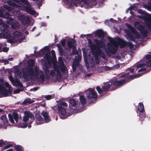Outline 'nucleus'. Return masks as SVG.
Wrapping results in <instances>:
<instances>
[{
	"instance_id": "obj_30",
	"label": "nucleus",
	"mask_w": 151,
	"mask_h": 151,
	"mask_svg": "<svg viewBox=\"0 0 151 151\" xmlns=\"http://www.w3.org/2000/svg\"><path fill=\"white\" fill-rule=\"evenodd\" d=\"M119 42L121 45L120 47L122 48L125 47L126 45V42H125L123 40H121L120 38H119Z\"/></svg>"
},
{
	"instance_id": "obj_7",
	"label": "nucleus",
	"mask_w": 151,
	"mask_h": 151,
	"mask_svg": "<svg viewBox=\"0 0 151 151\" xmlns=\"http://www.w3.org/2000/svg\"><path fill=\"white\" fill-rule=\"evenodd\" d=\"M58 115L61 119H64L67 118V116L66 115V111L65 108L61 106H58Z\"/></svg>"
},
{
	"instance_id": "obj_11",
	"label": "nucleus",
	"mask_w": 151,
	"mask_h": 151,
	"mask_svg": "<svg viewBox=\"0 0 151 151\" xmlns=\"http://www.w3.org/2000/svg\"><path fill=\"white\" fill-rule=\"evenodd\" d=\"M137 29L143 36H145L147 35L148 34L147 30L145 28L143 25H139L137 27Z\"/></svg>"
},
{
	"instance_id": "obj_44",
	"label": "nucleus",
	"mask_w": 151,
	"mask_h": 151,
	"mask_svg": "<svg viewBox=\"0 0 151 151\" xmlns=\"http://www.w3.org/2000/svg\"><path fill=\"white\" fill-rule=\"evenodd\" d=\"M13 34L15 37H18L20 36L21 35V33L19 31H15L13 32Z\"/></svg>"
},
{
	"instance_id": "obj_34",
	"label": "nucleus",
	"mask_w": 151,
	"mask_h": 151,
	"mask_svg": "<svg viewBox=\"0 0 151 151\" xmlns=\"http://www.w3.org/2000/svg\"><path fill=\"white\" fill-rule=\"evenodd\" d=\"M127 35L130 40L133 41H135V37H134V35L132 34L129 33H127Z\"/></svg>"
},
{
	"instance_id": "obj_2",
	"label": "nucleus",
	"mask_w": 151,
	"mask_h": 151,
	"mask_svg": "<svg viewBox=\"0 0 151 151\" xmlns=\"http://www.w3.org/2000/svg\"><path fill=\"white\" fill-rule=\"evenodd\" d=\"M90 42L91 43V44L90 45V46L92 54L94 55H96L105 59L106 58L105 54L101 50V48L105 45V44L103 41L101 40L95 39V43L92 44L91 40L89 39L88 42L90 43Z\"/></svg>"
},
{
	"instance_id": "obj_6",
	"label": "nucleus",
	"mask_w": 151,
	"mask_h": 151,
	"mask_svg": "<svg viewBox=\"0 0 151 151\" xmlns=\"http://www.w3.org/2000/svg\"><path fill=\"white\" fill-rule=\"evenodd\" d=\"M86 96L89 103L92 104L95 101L97 98V94L95 90L90 88L86 91Z\"/></svg>"
},
{
	"instance_id": "obj_19",
	"label": "nucleus",
	"mask_w": 151,
	"mask_h": 151,
	"mask_svg": "<svg viewBox=\"0 0 151 151\" xmlns=\"http://www.w3.org/2000/svg\"><path fill=\"white\" fill-rule=\"evenodd\" d=\"M137 12L139 14L142 15L141 16H146L149 17L148 14L145 11H143L142 9H139L138 10ZM139 16L140 15H139ZM140 16H141V15Z\"/></svg>"
},
{
	"instance_id": "obj_28",
	"label": "nucleus",
	"mask_w": 151,
	"mask_h": 151,
	"mask_svg": "<svg viewBox=\"0 0 151 151\" xmlns=\"http://www.w3.org/2000/svg\"><path fill=\"white\" fill-rule=\"evenodd\" d=\"M80 101L81 103L83 105H84L86 103V100L84 97L82 96H80Z\"/></svg>"
},
{
	"instance_id": "obj_40",
	"label": "nucleus",
	"mask_w": 151,
	"mask_h": 151,
	"mask_svg": "<svg viewBox=\"0 0 151 151\" xmlns=\"http://www.w3.org/2000/svg\"><path fill=\"white\" fill-rule=\"evenodd\" d=\"M144 61L145 65H147L148 67L151 66V59L149 60H145V61Z\"/></svg>"
},
{
	"instance_id": "obj_24",
	"label": "nucleus",
	"mask_w": 151,
	"mask_h": 151,
	"mask_svg": "<svg viewBox=\"0 0 151 151\" xmlns=\"http://www.w3.org/2000/svg\"><path fill=\"white\" fill-rule=\"evenodd\" d=\"M25 115L27 116L28 118H30L32 119H34V115L31 113H30L29 111H26L24 112Z\"/></svg>"
},
{
	"instance_id": "obj_20",
	"label": "nucleus",
	"mask_w": 151,
	"mask_h": 151,
	"mask_svg": "<svg viewBox=\"0 0 151 151\" xmlns=\"http://www.w3.org/2000/svg\"><path fill=\"white\" fill-rule=\"evenodd\" d=\"M79 63H78L74 61L72 64V67L73 72H75L76 70V67L79 66Z\"/></svg>"
},
{
	"instance_id": "obj_12",
	"label": "nucleus",
	"mask_w": 151,
	"mask_h": 151,
	"mask_svg": "<svg viewBox=\"0 0 151 151\" xmlns=\"http://www.w3.org/2000/svg\"><path fill=\"white\" fill-rule=\"evenodd\" d=\"M95 34L101 39H103L104 38L105 33L104 31L101 29L97 30L95 32Z\"/></svg>"
},
{
	"instance_id": "obj_15",
	"label": "nucleus",
	"mask_w": 151,
	"mask_h": 151,
	"mask_svg": "<svg viewBox=\"0 0 151 151\" xmlns=\"http://www.w3.org/2000/svg\"><path fill=\"white\" fill-rule=\"evenodd\" d=\"M14 21L13 19L9 17L6 21V23L8 24H12V27L13 28H15L16 27L15 26V24L13 23L12 22Z\"/></svg>"
},
{
	"instance_id": "obj_53",
	"label": "nucleus",
	"mask_w": 151,
	"mask_h": 151,
	"mask_svg": "<svg viewBox=\"0 0 151 151\" xmlns=\"http://www.w3.org/2000/svg\"><path fill=\"white\" fill-rule=\"evenodd\" d=\"M15 74H17V75H19L21 74V72L19 69H16L15 71Z\"/></svg>"
},
{
	"instance_id": "obj_42",
	"label": "nucleus",
	"mask_w": 151,
	"mask_h": 151,
	"mask_svg": "<svg viewBox=\"0 0 151 151\" xmlns=\"http://www.w3.org/2000/svg\"><path fill=\"white\" fill-rule=\"evenodd\" d=\"M109 51L111 54H114L116 53V50L114 48H112L111 49H109L108 50Z\"/></svg>"
},
{
	"instance_id": "obj_58",
	"label": "nucleus",
	"mask_w": 151,
	"mask_h": 151,
	"mask_svg": "<svg viewBox=\"0 0 151 151\" xmlns=\"http://www.w3.org/2000/svg\"><path fill=\"white\" fill-rule=\"evenodd\" d=\"M146 70V69L145 68H142L139 69L138 71V72L139 73L141 72L145 71Z\"/></svg>"
},
{
	"instance_id": "obj_10",
	"label": "nucleus",
	"mask_w": 151,
	"mask_h": 151,
	"mask_svg": "<svg viewBox=\"0 0 151 151\" xmlns=\"http://www.w3.org/2000/svg\"><path fill=\"white\" fill-rule=\"evenodd\" d=\"M70 104L69 106L71 105L72 106L76 108L79 107L80 105V102L76 99H70Z\"/></svg>"
},
{
	"instance_id": "obj_33",
	"label": "nucleus",
	"mask_w": 151,
	"mask_h": 151,
	"mask_svg": "<svg viewBox=\"0 0 151 151\" xmlns=\"http://www.w3.org/2000/svg\"><path fill=\"white\" fill-rule=\"evenodd\" d=\"M107 38L109 41L110 42L111 44L112 45L115 47V45L114 43L116 42V41H115L113 38H111L110 37H108Z\"/></svg>"
},
{
	"instance_id": "obj_29",
	"label": "nucleus",
	"mask_w": 151,
	"mask_h": 151,
	"mask_svg": "<svg viewBox=\"0 0 151 151\" xmlns=\"http://www.w3.org/2000/svg\"><path fill=\"white\" fill-rule=\"evenodd\" d=\"M30 22V20L28 17H25L23 21L22 22V24L24 25L29 24Z\"/></svg>"
},
{
	"instance_id": "obj_31",
	"label": "nucleus",
	"mask_w": 151,
	"mask_h": 151,
	"mask_svg": "<svg viewBox=\"0 0 151 151\" xmlns=\"http://www.w3.org/2000/svg\"><path fill=\"white\" fill-rule=\"evenodd\" d=\"M129 72H128L126 73H125V74H123L121 76H120V77L121 78H125L126 79H127V80H126V79H124L125 80H126V82H129V81H128V76L129 75Z\"/></svg>"
},
{
	"instance_id": "obj_56",
	"label": "nucleus",
	"mask_w": 151,
	"mask_h": 151,
	"mask_svg": "<svg viewBox=\"0 0 151 151\" xmlns=\"http://www.w3.org/2000/svg\"><path fill=\"white\" fill-rule=\"evenodd\" d=\"M5 145V143L3 140H0V147H3Z\"/></svg>"
},
{
	"instance_id": "obj_46",
	"label": "nucleus",
	"mask_w": 151,
	"mask_h": 151,
	"mask_svg": "<svg viewBox=\"0 0 151 151\" xmlns=\"http://www.w3.org/2000/svg\"><path fill=\"white\" fill-rule=\"evenodd\" d=\"M19 125L22 128H25L27 127V125L25 123H19Z\"/></svg>"
},
{
	"instance_id": "obj_57",
	"label": "nucleus",
	"mask_w": 151,
	"mask_h": 151,
	"mask_svg": "<svg viewBox=\"0 0 151 151\" xmlns=\"http://www.w3.org/2000/svg\"><path fill=\"white\" fill-rule=\"evenodd\" d=\"M151 58V55L147 54L146 55V60H149Z\"/></svg>"
},
{
	"instance_id": "obj_25",
	"label": "nucleus",
	"mask_w": 151,
	"mask_h": 151,
	"mask_svg": "<svg viewBox=\"0 0 151 151\" xmlns=\"http://www.w3.org/2000/svg\"><path fill=\"white\" fill-rule=\"evenodd\" d=\"M143 59L141 60V61H142L144 63H137L136 64H135L134 65V67H137V68H141L144 65H145V61H143Z\"/></svg>"
},
{
	"instance_id": "obj_18",
	"label": "nucleus",
	"mask_w": 151,
	"mask_h": 151,
	"mask_svg": "<svg viewBox=\"0 0 151 151\" xmlns=\"http://www.w3.org/2000/svg\"><path fill=\"white\" fill-rule=\"evenodd\" d=\"M39 79L40 81H43L45 80V75L43 71L40 70L39 71Z\"/></svg>"
},
{
	"instance_id": "obj_23",
	"label": "nucleus",
	"mask_w": 151,
	"mask_h": 151,
	"mask_svg": "<svg viewBox=\"0 0 151 151\" xmlns=\"http://www.w3.org/2000/svg\"><path fill=\"white\" fill-rule=\"evenodd\" d=\"M36 119V122L37 124H41V122L43 121V118L41 116L38 115L37 116Z\"/></svg>"
},
{
	"instance_id": "obj_1",
	"label": "nucleus",
	"mask_w": 151,
	"mask_h": 151,
	"mask_svg": "<svg viewBox=\"0 0 151 151\" xmlns=\"http://www.w3.org/2000/svg\"><path fill=\"white\" fill-rule=\"evenodd\" d=\"M126 81V80L124 79L110 81L105 83L104 86H102V88L100 86H97L96 89L99 93L102 96L106 94L107 92L109 91L110 89L111 91L114 90L124 84Z\"/></svg>"
},
{
	"instance_id": "obj_21",
	"label": "nucleus",
	"mask_w": 151,
	"mask_h": 151,
	"mask_svg": "<svg viewBox=\"0 0 151 151\" xmlns=\"http://www.w3.org/2000/svg\"><path fill=\"white\" fill-rule=\"evenodd\" d=\"M75 40H74L73 42L68 41V45L69 48H74L75 47L74 44L75 43Z\"/></svg>"
},
{
	"instance_id": "obj_38",
	"label": "nucleus",
	"mask_w": 151,
	"mask_h": 151,
	"mask_svg": "<svg viewBox=\"0 0 151 151\" xmlns=\"http://www.w3.org/2000/svg\"><path fill=\"white\" fill-rule=\"evenodd\" d=\"M138 75H137L136 74H135L134 75H129L128 78V80H130V79H133L134 78H137V77L138 76Z\"/></svg>"
},
{
	"instance_id": "obj_22",
	"label": "nucleus",
	"mask_w": 151,
	"mask_h": 151,
	"mask_svg": "<svg viewBox=\"0 0 151 151\" xmlns=\"http://www.w3.org/2000/svg\"><path fill=\"white\" fill-rule=\"evenodd\" d=\"M45 74V77L46 79H49L50 76V70H48L47 68H45L44 70Z\"/></svg>"
},
{
	"instance_id": "obj_47",
	"label": "nucleus",
	"mask_w": 151,
	"mask_h": 151,
	"mask_svg": "<svg viewBox=\"0 0 151 151\" xmlns=\"http://www.w3.org/2000/svg\"><path fill=\"white\" fill-rule=\"evenodd\" d=\"M53 97H54L53 96L51 95H47L45 96L44 98L46 99L47 100H49L52 99Z\"/></svg>"
},
{
	"instance_id": "obj_45",
	"label": "nucleus",
	"mask_w": 151,
	"mask_h": 151,
	"mask_svg": "<svg viewBox=\"0 0 151 151\" xmlns=\"http://www.w3.org/2000/svg\"><path fill=\"white\" fill-rule=\"evenodd\" d=\"M68 104L65 102H62L60 103L58 106H61L67 107H68Z\"/></svg>"
},
{
	"instance_id": "obj_35",
	"label": "nucleus",
	"mask_w": 151,
	"mask_h": 151,
	"mask_svg": "<svg viewBox=\"0 0 151 151\" xmlns=\"http://www.w3.org/2000/svg\"><path fill=\"white\" fill-rule=\"evenodd\" d=\"M14 119L17 123L18 122V120L19 119V116L18 114L16 112L14 113L13 114V116Z\"/></svg>"
},
{
	"instance_id": "obj_49",
	"label": "nucleus",
	"mask_w": 151,
	"mask_h": 151,
	"mask_svg": "<svg viewBox=\"0 0 151 151\" xmlns=\"http://www.w3.org/2000/svg\"><path fill=\"white\" fill-rule=\"evenodd\" d=\"M25 17L24 15H22L19 17L18 19L20 21H22V22L24 20Z\"/></svg>"
},
{
	"instance_id": "obj_37",
	"label": "nucleus",
	"mask_w": 151,
	"mask_h": 151,
	"mask_svg": "<svg viewBox=\"0 0 151 151\" xmlns=\"http://www.w3.org/2000/svg\"><path fill=\"white\" fill-rule=\"evenodd\" d=\"M45 57L47 60H48L51 59V54L49 52H47V53L45 54Z\"/></svg>"
},
{
	"instance_id": "obj_4",
	"label": "nucleus",
	"mask_w": 151,
	"mask_h": 151,
	"mask_svg": "<svg viewBox=\"0 0 151 151\" xmlns=\"http://www.w3.org/2000/svg\"><path fill=\"white\" fill-rule=\"evenodd\" d=\"M58 65L56 64H54L53 65V68L56 71L57 75L61 76L60 71L62 73H64L67 70V67L65 65L61 57L58 58Z\"/></svg>"
},
{
	"instance_id": "obj_26",
	"label": "nucleus",
	"mask_w": 151,
	"mask_h": 151,
	"mask_svg": "<svg viewBox=\"0 0 151 151\" xmlns=\"http://www.w3.org/2000/svg\"><path fill=\"white\" fill-rule=\"evenodd\" d=\"M15 149L16 151H23L24 150L23 147L22 146L19 145H16Z\"/></svg>"
},
{
	"instance_id": "obj_43",
	"label": "nucleus",
	"mask_w": 151,
	"mask_h": 151,
	"mask_svg": "<svg viewBox=\"0 0 151 151\" xmlns=\"http://www.w3.org/2000/svg\"><path fill=\"white\" fill-rule=\"evenodd\" d=\"M99 56H97L96 55H94L95 61L97 64H99L100 63V60Z\"/></svg>"
},
{
	"instance_id": "obj_63",
	"label": "nucleus",
	"mask_w": 151,
	"mask_h": 151,
	"mask_svg": "<svg viewBox=\"0 0 151 151\" xmlns=\"http://www.w3.org/2000/svg\"><path fill=\"white\" fill-rule=\"evenodd\" d=\"M60 42L62 46L63 47L65 46V40H63L61 41Z\"/></svg>"
},
{
	"instance_id": "obj_55",
	"label": "nucleus",
	"mask_w": 151,
	"mask_h": 151,
	"mask_svg": "<svg viewBox=\"0 0 151 151\" xmlns=\"http://www.w3.org/2000/svg\"><path fill=\"white\" fill-rule=\"evenodd\" d=\"M29 119V118L27 115H25L23 117V121L26 122Z\"/></svg>"
},
{
	"instance_id": "obj_62",
	"label": "nucleus",
	"mask_w": 151,
	"mask_h": 151,
	"mask_svg": "<svg viewBox=\"0 0 151 151\" xmlns=\"http://www.w3.org/2000/svg\"><path fill=\"white\" fill-rule=\"evenodd\" d=\"M9 48L7 47H4L3 48V51L4 52H7L8 51Z\"/></svg>"
},
{
	"instance_id": "obj_5",
	"label": "nucleus",
	"mask_w": 151,
	"mask_h": 151,
	"mask_svg": "<svg viewBox=\"0 0 151 151\" xmlns=\"http://www.w3.org/2000/svg\"><path fill=\"white\" fill-rule=\"evenodd\" d=\"M23 78L26 81L29 80V77L34 76L33 68L29 66L23 68L22 69Z\"/></svg>"
},
{
	"instance_id": "obj_9",
	"label": "nucleus",
	"mask_w": 151,
	"mask_h": 151,
	"mask_svg": "<svg viewBox=\"0 0 151 151\" xmlns=\"http://www.w3.org/2000/svg\"><path fill=\"white\" fill-rule=\"evenodd\" d=\"M138 17L145 21V23L147 27L149 29L151 30V18L146 16H139Z\"/></svg>"
},
{
	"instance_id": "obj_13",
	"label": "nucleus",
	"mask_w": 151,
	"mask_h": 151,
	"mask_svg": "<svg viewBox=\"0 0 151 151\" xmlns=\"http://www.w3.org/2000/svg\"><path fill=\"white\" fill-rule=\"evenodd\" d=\"M12 82L14 86H18L21 88L23 87V85L22 83L17 79H15Z\"/></svg>"
},
{
	"instance_id": "obj_51",
	"label": "nucleus",
	"mask_w": 151,
	"mask_h": 151,
	"mask_svg": "<svg viewBox=\"0 0 151 151\" xmlns=\"http://www.w3.org/2000/svg\"><path fill=\"white\" fill-rule=\"evenodd\" d=\"M9 30L7 29L3 28L1 30V32L3 33H7L8 32Z\"/></svg>"
},
{
	"instance_id": "obj_61",
	"label": "nucleus",
	"mask_w": 151,
	"mask_h": 151,
	"mask_svg": "<svg viewBox=\"0 0 151 151\" xmlns=\"http://www.w3.org/2000/svg\"><path fill=\"white\" fill-rule=\"evenodd\" d=\"M127 45L131 48H132L133 47V45L130 42L128 43Z\"/></svg>"
},
{
	"instance_id": "obj_39",
	"label": "nucleus",
	"mask_w": 151,
	"mask_h": 151,
	"mask_svg": "<svg viewBox=\"0 0 151 151\" xmlns=\"http://www.w3.org/2000/svg\"><path fill=\"white\" fill-rule=\"evenodd\" d=\"M8 117L9 119V120L10 122L12 123H13L14 122V118L13 116H12V114L11 113H9L8 114Z\"/></svg>"
},
{
	"instance_id": "obj_36",
	"label": "nucleus",
	"mask_w": 151,
	"mask_h": 151,
	"mask_svg": "<svg viewBox=\"0 0 151 151\" xmlns=\"http://www.w3.org/2000/svg\"><path fill=\"white\" fill-rule=\"evenodd\" d=\"M127 27L130 30L131 32L134 33L135 32V29L133 27H132V26L131 25H130V24H127Z\"/></svg>"
},
{
	"instance_id": "obj_59",
	"label": "nucleus",
	"mask_w": 151,
	"mask_h": 151,
	"mask_svg": "<svg viewBox=\"0 0 151 151\" xmlns=\"http://www.w3.org/2000/svg\"><path fill=\"white\" fill-rule=\"evenodd\" d=\"M5 11H3L1 10H0V17L2 18L4 16V14Z\"/></svg>"
},
{
	"instance_id": "obj_54",
	"label": "nucleus",
	"mask_w": 151,
	"mask_h": 151,
	"mask_svg": "<svg viewBox=\"0 0 151 151\" xmlns=\"http://www.w3.org/2000/svg\"><path fill=\"white\" fill-rule=\"evenodd\" d=\"M39 71L37 69H36L35 71H34V76H39Z\"/></svg>"
},
{
	"instance_id": "obj_60",
	"label": "nucleus",
	"mask_w": 151,
	"mask_h": 151,
	"mask_svg": "<svg viewBox=\"0 0 151 151\" xmlns=\"http://www.w3.org/2000/svg\"><path fill=\"white\" fill-rule=\"evenodd\" d=\"M12 144H8L6 145L5 147L4 148V149H6L8 148L11 147H12Z\"/></svg>"
},
{
	"instance_id": "obj_64",
	"label": "nucleus",
	"mask_w": 151,
	"mask_h": 151,
	"mask_svg": "<svg viewBox=\"0 0 151 151\" xmlns=\"http://www.w3.org/2000/svg\"><path fill=\"white\" fill-rule=\"evenodd\" d=\"M128 69H129V70L131 73H133L134 72V70H135V69L133 68H128Z\"/></svg>"
},
{
	"instance_id": "obj_14",
	"label": "nucleus",
	"mask_w": 151,
	"mask_h": 151,
	"mask_svg": "<svg viewBox=\"0 0 151 151\" xmlns=\"http://www.w3.org/2000/svg\"><path fill=\"white\" fill-rule=\"evenodd\" d=\"M42 114L46 122H47L50 121L49 116L47 111H43Z\"/></svg>"
},
{
	"instance_id": "obj_3",
	"label": "nucleus",
	"mask_w": 151,
	"mask_h": 151,
	"mask_svg": "<svg viewBox=\"0 0 151 151\" xmlns=\"http://www.w3.org/2000/svg\"><path fill=\"white\" fill-rule=\"evenodd\" d=\"M5 3H7L9 5L15 6L17 4L15 3L22 6L26 5L23 7L24 10L27 13L32 15L35 14V12L31 9L29 2L28 0H4Z\"/></svg>"
},
{
	"instance_id": "obj_17",
	"label": "nucleus",
	"mask_w": 151,
	"mask_h": 151,
	"mask_svg": "<svg viewBox=\"0 0 151 151\" xmlns=\"http://www.w3.org/2000/svg\"><path fill=\"white\" fill-rule=\"evenodd\" d=\"M1 119L4 124L8 125L9 124L8 120L5 115H3L1 117Z\"/></svg>"
},
{
	"instance_id": "obj_16",
	"label": "nucleus",
	"mask_w": 151,
	"mask_h": 151,
	"mask_svg": "<svg viewBox=\"0 0 151 151\" xmlns=\"http://www.w3.org/2000/svg\"><path fill=\"white\" fill-rule=\"evenodd\" d=\"M57 46L58 48L60 55L61 56L63 55L64 52L60 44V43H58L57 44Z\"/></svg>"
},
{
	"instance_id": "obj_50",
	"label": "nucleus",
	"mask_w": 151,
	"mask_h": 151,
	"mask_svg": "<svg viewBox=\"0 0 151 151\" xmlns=\"http://www.w3.org/2000/svg\"><path fill=\"white\" fill-rule=\"evenodd\" d=\"M81 60V59L80 57L78 56L76 57V58L74 61L78 63H79V61L80 60Z\"/></svg>"
},
{
	"instance_id": "obj_8",
	"label": "nucleus",
	"mask_w": 151,
	"mask_h": 151,
	"mask_svg": "<svg viewBox=\"0 0 151 151\" xmlns=\"http://www.w3.org/2000/svg\"><path fill=\"white\" fill-rule=\"evenodd\" d=\"M138 109L140 113H138L137 111V113L138 114L137 115L141 118L145 117V114L144 113L145 110L144 106L142 102H140L139 103L138 106Z\"/></svg>"
},
{
	"instance_id": "obj_32",
	"label": "nucleus",
	"mask_w": 151,
	"mask_h": 151,
	"mask_svg": "<svg viewBox=\"0 0 151 151\" xmlns=\"http://www.w3.org/2000/svg\"><path fill=\"white\" fill-rule=\"evenodd\" d=\"M32 101L30 98H27L25 99L22 103L23 105H25L27 104H31L32 103Z\"/></svg>"
},
{
	"instance_id": "obj_27",
	"label": "nucleus",
	"mask_w": 151,
	"mask_h": 151,
	"mask_svg": "<svg viewBox=\"0 0 151 151\" xmlns=\"http://www.w3.org/2000/svg\"><path fill=\"white\" fill-rule=\"evenodd\" d=\"M35 65L34 61L32 59H30L28 61V65L27 66H29L32 67L34 66Z\"/></svg>"
},
{
	"instance_id": "obj_41",
	"label": "nucleus",
	"mask_w": 151,
	"mask_h": 151,
	"mask_svg": "<svg viewBox=\"0 0 151 151\" xmlns=\"http://www.w3.org/2000/svg\"><path fill=\"white\" fill-rule=\"evenodd\" d=\"M10 15L9 13L8 12H5L4 14L3 17L2 18H6L7 19L10 17Z\"/></svg>"
},
{
	"instance_id": "obj_48",
	"label": "nucleus",
	"mask_w": 151,
	"mask_h": 151,
	"mask_svg": "<svg viewBox=\"0 0 151 151\" xmlns=\"http://www.w3.org/2000/svg\"><path fill=\"white\" fill-rule=\"evenodd\" d=\"M55 71H55L54 70H52L50 71V76H51L52 77H54L55 76L56 73Z\"/></svg>"
},
{
	"instance_id": "obj_52",
	"label": "nucleus",
	"mask_w": 151,
	"mask_h": 151,
	"mask_svg": "<svg viewBox=\"0 0 151 151\" xmlns=\"http://www.w3.org/2000/svg\"><path fill=\"white\" fill-rule=\"evenodd\" d=\"M9 93H8V91H7V89L6 88H5L4 89V95L5 96H8V95Z\"/></svg>"
}]
</instances>
